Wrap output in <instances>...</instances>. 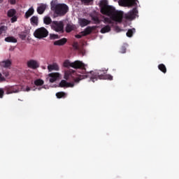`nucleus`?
I'll use <instances>...</instances> for the list:
<instances>
[{"label":"nucleus","mask_w":179,"mask_h":179,"mask_svg":"<svg viewBox=\"0 0 179 179\" xmlns=\"http://www.w3.org/2000/svg\"><path fill=\"white\" fill-rule=\"evenodd\" d=\"M64 68H73L74 69H81V73L78 74L76 77L73 76L75 75V71L71 70L69 71H66L64 75V78L68 80L69 78H73L75 83H79L80 80L83 79H86V78H90L92 82H96L98 79H103L108 80H113V76L110 74H106V71L103 70H95L86 73V64H83V62L76 60L74 62H71L69 60H65L63 64ZM85 73V75H83Z\"/></svg>","instance_id":"1"},{"label":"nucleus","mask_w":179,"mask_h":179,"mask_svg":"<svg viewBox=\"0 0 179 179\" xmlns=\"http://www.w3.org/2000/svg\"><path fill=\"white\" fill-rule=\"evenodd\" d=\"M101 8V13L102 15H106L108 17L103 18V22L108 23V24H113V22H117V23H121L122 22L123 17L127 20H134L138 15V9L134 8L132 10L124 15V12L118 11L115 10V8L108 6V3L106 0H102L99 4Z\"/></svg>","instance_id":"2"},{"label":"nucleus","mask_w":179,"mask_h":179,"mask_svg":"<svg viewBox=\"0 0 179 179\" xmlns=\"http://www.w3.org/2000/svg\"><path fill=\"white\" fill-rule=\"evenodd\" d=\"M51 10H53L56 15L65 16L69 12V7L65 3H57V0L52 1L50 3Z\"/></svg>","instance_id":"3"},{"label":"nucleus","mask_w":179,"mask_h":179,"mask_svg":"<svg viewBox=\"0 0 179 179\" xmlns=\"http://www.w3.org/2000/svg\"><path fill=\"white\" fill-rule=\"evenodd\" d=\"M51 29L57 33H64V22L62 21H53Z\"/></svg>","instance_id":"4"},{"label":"nucleus","mask_w":179,"mask_h":179,"mask_svg":"<svg viewBox=\"0 0 179 179\" xmlns=\"http://www.w3.org/2000/svg\"><path fill=\"white\" fill-rule=\"evenodd\" d=\"M36 38H44L48 36V31L44 27L37 29L34 33Z\"/></svg>","instance_id":"5"},{"label":"nucleus","mask_w":179,"mask_h":179,"mask_svg":"<svg viewBox=\"0 0 179 179\" xmlns=\"http://www.w3.org/2000/svg\"><path fill=\"white\" fill-rule=\"evenodd\" d=\"M4 90L6 94H12V93H19V87L17 85L5 87Z\"/></svg>","instance_id":"6"},{"label":"nucleus","mask_w":179,"mask_h":179,"mask_svg":"<svg viewBox=\"0 0 179 179\" xmlns=\"http://www.w3.org/2000/svg\"><path fill=\"white\" fill-rule=\"evenodd\" d=\"M16 10L14 8H11L8 10L7 13L8 17H11V23H15V22H17V17L16 16Z\"/></svg>","instance_id":"7"},{"label":"nucleus","mask_w":179,"mask_h":179,"mask_svg":"<svg viewBox=\"0 0 179 179\" xmlns=\"http://www.w3.org/2000/svg\"><path fill=\"white\" fill-rule=\"evenodd\" d=\"M27 65L28 68L31 69H37V68H40V63L37 60L30 59L27 62Z\"/></svg>","instance_id":"8"},{"label":"nucleus","mask_w":179,"mask_h":179,"mask_svg":"<svg viewBox=\"0 0 179 179\" xmlns=\"http://www.w3.org/2000/svg\"><path fill=\"white\" fill-rule=\"evenodd\" d=\"M119 5L121 6H134L135 0H119Z\"/></svg>","instance_id":"9"},{"label":"nucleus","mask_w":179,"mask_h":179,"mask_svg":"<svg viewBox=\"0 0 179 179\" xmlns=\"http://www.w3.org/2000/svg\"><path fill=\"white\" fill-rule=\"evenodd\" d=\"M78 23L80 27H85V26H88V24H90V23H92V21L88 20L86 18H80L78 20Z\"/></svg>","instance_id":"10"},{"label":"nucleus","mask_w":179,"mask_h":179,"mask_svg":"<svg viewBox=\"0 0 179 179\" xmlns=\"http://www.w3.org/2000/svg\"><path fill=\"white\" fill-rule=\"evenodd\" d=\"M96 29V26H92V27H87L85 28V29L83 31L80 32V34H83V36H89Z\"/></svg>","instance_id":"11"},{"label":"nucleus","mask_w":179,"mask_h":179,"mask_svg":"<svg viewBox=\"0 0 179 179\" xmlns=\"http://www.w3.org/2000/svg\"><path fill=\"white\" fill-rule=\"evenodd\" d=\"M73 86H75V83H68L65 80H62L59 83L60 87H73Z\"/></svg>","instance_id":"12"},{"label":"nucleus","mask_w":179,"mask_h":179,"mask_svg":"<svg viewBox=\"0 0 179 179\" xmlns=\"http://www.w3.org/2000/svg\"><path fill=\"white\" fill-rule=\"evenodd\" d=\"M1 66L3 68L10 69L12 66V60L10 59H6L1 62Z\"/></svg>","instance_id":"13"},{"label":"nucleus","mask_w":179,"mask_h":179,"mask_svg":"<svg viewBox=\"0 0 179 179\" xmlns=\"http://www.w3.org/2000/svg\"><path fill=\"white\" fill-rule=\"evenodd\" d=\"M45 9H47V5L44 3L40 4V6L37 8L36 10L38 15H43L44 12H45Z\"/></svg>","instance_id":"14"},{"label":"nucleus","mask_w":179,"mask_h":179,"mask_svg":"<svg viewBox=\"0 0 179 179\" xmlns=\"http://www.w3.org/2000/svg\"><path fill=\"white\" fill-rule=\"evenodd\" d=\"M50 76V83H54V82H55V80H57V79H58V78H59V73H51L49 74Z\"/></svg>","instance_id":"15"},{"label":"nucleus","mask_w":179,"mask_h":179,"mask_svg":"<svg viewBox=\"0 0 179 179\" xmlns=\"http://www.w3.org/2000/svg\"><path fill=\"white\" fill-rule=\"evenodd\" d=\"M90 17L92 18V20H93L94 24H100V23H101V21L100 20V18H99V15L97 14H91Z\"/></svg>","instance_id":"16"},{"label":"nucleus","mask_w":179,"mask_h":179,"mask_svg":"<svg viewBox=\"0 0 179 179\" xmlns=\"http://www.w3.org/2000/svg\"><path fill=\"white\" fill-rule=\"evenodd\" d=\"M48 69L49 72H51L52 71H59V66L57 64V63H54L48 65Z\"/></svg>","instance_id":"17"},{"label":"nucleus","mask_w":179,"mask_h":179,"mask_svg":"<svg viewBox=\"0 0 179 179\" xmlns=\"http://www.w3.org/2000/svg\"><path fill=\"white\" fill-rule=\"evenodd\" d=\"M66 41H68L66 38H63L62 39L55 41L54 45H65V44H66Z\"/></svg>","instance_id":"18"},{"label":"nucleus","mask_w":179,"mask_h":179,"mask_svg":"<svg viewBox=\"0 0 179 179\" xmlns=\"http://www.w3.org/2000/svg\"><path fill=\"white\" fill-rule=\"evenodd\" d=\"M34 13V8L33 7H31L26 13L24 17L25 19H29L30 16H31Z\"/></svg>","instance_id":"19"},{"label":"nucleus","mask_w":179,"mask_h":179,"mask_svg":"<svg viewBox=\"0 0 179 179\" xmlns=\"http://www.w3.org/2000/svg\"><path fill=\"white\" fill-rule=\"evenodd\" d=\"M108 31H111V27H110V25H106L101 29V33H102V34L108 33Z\"/></svg>","instance_id":"20"},{"label":"nucleus","mask_w":179,"mask_h":179,"mask_svg":"<svg viewBox=\"0 0 179 179\" xmlns=\"http://www.w3.org/2000/svg\"><path fill=\"white\" fill-rule=\"evenodd\" d=\"M5 41L7 43H17V39L13 36H8L5 38Z\"/></svg>","instance_id":"21"},{"label":"nucleus","mask_w":179,"mask_h":179,"mask_svg":"<svg viewBox=\"0 0 179 179\" xmlns=\"http://www.w3.org/2000/svg\"><path fill=\"white\" fill-rule=\"evenodd\" d=\"M73 30H75V26L71 24H67L66 27V33H71Z\"/></svg>","instance_id":"22"},{"label":"nucleus","mask_w":179,"mask_h":179,"mask_svg":"<svg viewBox=\"0 0 179 179\" xmlns=\"http://www.w3.org/2000/svg\"><path fill=\"white\" fill-rule=\"evenodd\" d=\"M158 69L161 72H163V73H166L167 72V68H166V66L164 64L158 65Z\"/></svg>","instance_id":"23"},{"label":"nucleus","mask_w":179,"mask_h":179,"mask_svg":"<svg viewBox=\"0 0 179 179\" xmlns=\"http://www.w3.org/2000/svg\"><path fill=\"white\" fill-rule=\"evenodd\" d=\"M135 31H136L135 28L130 29L127 31L126 36L127 37H132V36H134V34L135 33Z\"/></svg>","instance_id":"24"},{"label":"nucleus","mask_w":179,"mask_h":179,"mask_svg":"<svg viewBox=\"0 0 179 179\" xmlns=\"http://www.w3.org/2000/svg\"><path fill=\"white\" fill-rule=\"evenodd\" d=\"M43 22L45 24H51L52 23V20H51V17L46 16L43 19Z\"/></svg>","instance_id":"25"},{"label":"nucleus","mask_w":179,"mask_h":179,"mask_svg":"<svg viewBox=\"0 0 179 179\" xmlns=\"http://www.w3.org/2000/svg\"><path fill=\"white\" fill-rule=\"evenodd\" d=\"M35 86H43L44 85V80L41 79H37L34 81Z\"/></svg>","instance_id":"26"},{"label":"nucleus","mask_w":179,"mask_h":179,"mask_svg":"<svg viewBox=\"0 0 179 179\" xmlns=\"http://www.w3.org/2000/svg\"><path fill=\"white\" fill-rule=\"evenodd\" d=\"M31 23H33L34 24H37L38 23V17L36 16H33L30 19Z\"/></svg>","instance_id":"27"},{"label":"nucleus","mask_w":179,"mask_h":179,"mask_svg":"<svg viewBox=\"0 0 179 179\" xmlns=\"http://www.w3.org/2000/svg\"><path fill=\"white\" fill-rule=\"evenodd\" d=\"M21 40H26V37H27V34L24 31H22L18 34Z\"/></svg>","instance_id":"28"},{"label":"nucleus","mask_w":179,"mask_h":179,"mask_svg":"<svg viewBox=\"0 0 179 179\" xmlns=\"http://www.w3.org/2000/svg\"><path fill=\"white\" fill-rule=\"evenodd\" d=\"M66 95V94L62 92L56 93V96L57 97V99H62V97H64Z\"/></svg>","instance_id":"29"},{"label":"nucleus","mask_w":179,"mask_h":179,"mask_svg":"<svg viewBox=\"0 0 179 179\" xmlns=\"http://www.w3.org/2000/svg\"><path fill=\"white\" fill-rule=\"evenodd\" d=\"M94 0H81V2L85 5H92L93 3Z\"/></svg>","instance_id":"30"},{"label":"nucleus","mask_w":179,"mask_h":179,"mask_svg":"<svg viewBox=\"0 0 179 179\" xmlns=\"http://www.w3.org/2000/svg\"><path fill=\"white\" fill-rule=\"evenodd\" d=\"M50 40H57V38H59L58 35L54 34H50Z\"/></svg>","instance_id":"31"},{"label":"nucleus","mask_w":179,"mask_h":179,"mask_svg":"<svg viewBox=\"0 0 179 179\" xmlns=\"http://www.w3.org/2000/svg\"><path fill=\"white\" fill-rule=\"evenodd\" d=\"M120 52L121 54H125L127 52V47L122 46L120 48Z\"/></svg>","instance_id":"32"},{"label":"nucleus","mask_w":179,"mask_h":179,"mask_svg":"<svg viewBox=\"0 0 179 179\" xmlns=\"http://www.w3.org/2000/svg\"><path fill=\"white\" fill-rule=\"evenodd\" d=\"M83 37H85V35L83 34H77L76 35V38H82Z\"/></svg>","instance_id":"33"},{"label":"nucleus","mask_w":179,"mask_h":179,"mask_svg":"<svg viewBox=\"0 0 179 179\" xmlns=\"http://www.w3.org/2000/svg\"><path fill=\"white\" fill-rule=\"evenodd\" d=\"M4 93H5V92L3 91V90L0 88V99H2V97H3Z\"/></svg>","instance_id":"34"},{"label":"nucleus","mask_w":179,"mask_h":179,"mask_svg":"<svg viewBox=\"0 0 179 179\" xmlns=\"http://www.w3.org/2000/svg\"><path fill=\"white\" fill-rule=\"evenodd\" d=\"M6 79L2 76V73H0V82H5Z\"/></svg>","instance_id":"35"},{"label":"nucleus","mask_w":179,"mask_h":179,"mask_svg":"<svg viewBox=\"0 0 179 179\" xmlns=\"http://www.w3.org/2000/svg\"><path fill=\"white\" fill-rule=\"evenodd\" d=\"M5 31V27L2 26L0 27V34H2V33H3V31Z\"/></svg>","instance_id":"36"},{"label":"nucleus","mask_w":179,"mask_h":179,"mask_svg":"<svg viewBox=\"0 0 179 179\" xmlns=\"http://www.w3.org/2000/svg\"><path fill=\"white\" fill-rule=\"evenodd\" d=\"M9 2L11 5H15V3H16V0H9Z\"/></svg>","instance_id":"37"},{"label":"nucleus","mask_w":179,"mask_h":179,"mask_svg":"<svg viewBox=\"0 0 179 179\" xmlns=\"http://www.w3.org/2000/svg\"><path fill=\"white\" fill-rule=\"evenodd\" d=\"M3 74H4L6 78H8V76H9V72H3Z\"/></svg>","instance_id":"38"},{"label":"nucleus","mask_w":179,"mask_h":179,"mask_svg":"<svg viewBox=\"0 0 179 179\" xmlns=\"http://www.w3.org/2000/svg\"><path fill=\"white\" fill-rule=\"evenodd\" d=\"M26 92H30V87H27Z\"/></svg>","instance_id":"39"},{"label":"nucleus","mask_w":179,"mask_h":179,"mask_svg":"<svg viewBox=\"0 0 179 179\" xmlns=\"http://www.w3.org/2000/svg\"><path fill=\"white\" fill-rule=\"evenodd\" d=\"M75 48H76V49H78V46H75Z\"/></svg>","instance_id":"40"},{"label":"nucleus","mask_w":179,"mask_h":179,"mask_svg":"<svg viewBox=\"0 0 179 179\" xmlns=\"http://www.w3.org/2000/svg\"><path fill=\"white\" fill-rule=\"evenodd\" d=\"M38 90H41V88H38Z\"/></svg>","instance_id":"41"},{"label":"nucleus","mask_w":179,"mask_h":179,"mask_svg":"<svg viewBox=\"0 0 179 179\" xmlns=\"http://www.w3.org/2000/svg\"><path fill=\"white\" fill-rule=\"evenodd\" d=\"M0 1H2V0H0Z\"/></svg>","instance_id":"42"}]
</instances>
